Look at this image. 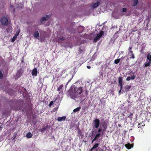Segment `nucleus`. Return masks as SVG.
Returning <instances> with one entry per match:
<instances>
[{"label":"nucleus","instance_id":"8","mask_svg":"<svg viewBox=\"0 0 151 151\" xmlns=\"http://www.w3.org/2000/svg\"><path fill=\"white\" fill-rule=\"evenodd\" d=\"M101 135H103L102 134V133H98L97 134L95 135L94 138L92 140V143H93L94 141L96 140L99 137H100Z\"/></svg>","mask_w":151,"mask_h":151},{"label":"nucleus","instance_id":"34","mask_svg":"<svg viewBox=\"0 0 151 151\" xmlns=\"http://www.w3.org/2000/svg\"><path fill=\"white\" fill-rule=\"evenodd\" d=\"M3 76V74L0 71V78L1 79Z\"/></svg>","mask_w":151,"mask_h":151},{"label":"nucleus","instance_id":"44","mask_svg":"<svg viewBox=\"0 0 151 151\" xmlns=\"http://www.w3.org/2000/svg\"><path fill=\"white\" fill-rule=\"evenodd\" d=\"M118 126L119 127H120V126H121V124H118Z\"/></svg>","mask_w":151,"mask_h":151},{"label":"nucleus","instance_id":"14","mask_svg":"<svg viewBox=\"0 0 151 151\" xmlns=\"http://www.w3.org/2000/svg\"><path fill=\"white\" fill-rule=\"evenodd\" d=\"M37 74V68H35L32 70V74L33 76H36Z\"/></svg>","mask_w":151,"mask_h":151},{"label":"nucleus","instance_id":"25","mask_svg":"<svg viewBox=\"0 0 151 151\" xmlns=\"http://www.w3.org/2000/svg\"><path fill=\"white\" fill-rule=\"evenodd\" d=\"M119 84H122V77H119L118 78Z\"/></svg>","mask_w":151,"mask_h":151},{"label":"nucleus","instance_id":"10","mask_svg":"<svg viewBox=\"0 0 151 151\" xmlns=\"http://www.w3.org/2000/svg\"><path fill=\"white\" fill-rule=\"evenodd\" d=\"M23 73V71L21 69L19 70L17 73L16 74V76L17 77V78H19V77H20L21 76L22 74V73Z\"/></svg>","mask_w":151,"mask_h":151},{"label":"nucleus","instance_id":"15","mask_svg":"<svg viewBox=\"0 0 151 151\" xmlns=\"http://www.w3.org/2000/svg\"><path fill=\"white\" fill-rule=\"evenodd\" d=\"M84 50L82 49L81 47H80L77 53V55H79L82 53H84Z\"/></svg>","mask_w":151,"mask_h":151},{"label":"nucleus","instance_id":"40","mask_svg":"<svg viewBox=\"0 0 151 151\" xmlns=\"http://www.w3.org/2000/svg\"><path fill=\"white\" fill-rule=\"evenodd\" d=\"M87 68H88V69H90L91 68V67L89 66H88V65H87Z\"/></svg>","mask_w":151,"mask_h":151},{"label":"nucleus","instance_id":"38","mask_svg":"<svg viewBox=\"0 0 151 151\" xmlns=\"http://www.w3.org/2000/svg\"><path fill=\"white\" fill-rule=\"evenodd\" d=\"M119 85L120 86V89H122V87H123L122 84H119Z\"/></svg>","mask_w":151,"mask_h":151},{"label":"nucleus","instance_id":"45","mask_svg":"<svg viewBox=\"0 0 151 151\" xmlns=\"http://www.w3.org/2000/svg\"><path fill=\"white\" fill-rule=\"evenodd\" d=\"M1 129H2V127H0V130Z\"/></svg>","mask_w":151,"mask_h":151},{"label":"nucleus","instance_id":"43","mask_svg":"<svg viewBox=\"0 0 151 151\" xmlns=\"http://www.w3.org/2000/svg\"><path fill=\"white\" fill-rule=\"evenodd\" d=\"M121 90H122V89H120V90L119 91V93H120V92H121Z\"/></svg>","mask_w":151,"mask_h":151},{"label":"nucleus","instance_id":"23","mask_svg":"<svg viewBox=\"0 0 151 151\" xmlns=\"http://www.w3.org/2000/svg\"><path fill=\"white\" fill-rule=\"evenodd\" d=\"M147 60H149V61L151 62V56H150V54H148L147 55Z\"/></svg>","mask_w":151,"mask_h":151},{"label":"nucleus","instance_id":"12","mask_svg":"<svg viewBox=\"0 0 151 151\" xmlns=\"http://www.w3.org/2000/svg\"><path fill=\"white\" fill-rule=\"evenodd\" d=\"M129 54H130L129 55L130 56L129 57L130 58L134 59L135 58L134 54L133 53V52L132 50H131L130 52H129Z\"/></svg>","mask_w":151,"mask_h":151},{"label":"nucleus","instance_id":"9","mask_svg":"<svg viewBox=\"0 0 151 151\" xmlns=\"http://www.w3.org/2000/svg\"><path fill=\"white\" fill-rule=\"evenodd\" d=\"M63 85H61L58 88L57 91L59 92V94H63Z\"/></svg>","mask_w":151,"mask_h":151},{"label":"nucleus","instance_id":"16","mask_svg":"<svg viewBox=\"0 0 151 151\" xmlns=\"http://www.w3.org/2000/svg\"><path fill=\"white\" fill-rule=\"evenodd\" d=\"M126 148L128 149H130L131 147H132L133 145L130 144V143L127 144L125 145Z\"/></svg>","mask_w":151,"mask_h":151},{"label":"nucleus","instance_id":"30","mask_svg":"<svg viewBox=\"0 0 151 151\" xmlns=\"http://www.w3.org/2000/svg\"><path fill=\"white\" fill-rule=\"evenodd\" d=\"M34 37L36 38H37L38 37V32H36L34 34Z\"/></svg>","mask_w":151,"mask_h":151},{"label":"nucleus","instance_id":"18","mask_svg":"<svg viewBox=\"0 0 151 151\" xmlns=\"http://www.w3.org/2000/svg\"><path fill=\"white\" fill-rule=\"evenodd\" d=\"M99 146V144L97 143L95 144L92 148L91 149V151H92L93 150H94V149H97V148Z\"/></svg>","mask_w":151,"mask_h":151},{"label":"nucleus","instance_id":"28","mask_svg":"<svg viewBox=\"0 0 151 151\" xmlns=\"http://www.w3.org/2000/svg\"><path fill=\"white\" fill-rule=\"evenodd\" d=\"M120 60V59H116L114 61V63L115 64H117L119 62Z\"/></svg>","mask_w":151,"mask_h":151},{"label":"nucleus","instance_id":"27","mask_svg":"<svg viewBox=\"0 0 151 151\" xmlns=\"http://www.w3.org/2000/svg\"><path fill=\"white\" fill-rule=\"evenodd\" d=\"M133 114L132 113H130V114L127 117L129 118L131 120H132V119L133 117Z\"/></svg>","mask_w":151,"mask_h":151},{"label":"nucleus","instance_id":"46","mask_svg":"<svg viewBox=\"0 0 151 151\" xmlns=\"http://www.w3.org/2000/svg\"><path fill=\"white\" fill-rule=\"evenodd\" d=\"M38 37H39V33H38Z\"/></svg>","mask_w":151,"mask_h":151},{"label":"nucleus","instance_id":"17","mask_svg":"<svg viewBox=\"0 0 151 151\" xmlns=\"http://www.w3.org/2000/svg\"><path fill=\"white\" fill-rule=\"evenodd\" d=\"M131 87V86L128 85L125 86L124 88L125 91L126 92L128 91L130 89Z\"/></svg>","mask_w":151,"mask_h":151},{"label":"nucleus","instance_id":"20","mask_svg":"<svg viewBox=\"0 0 151 151\" xmlns=\"http://www.w3.org/2000/svg\"><path fill=\"white\" fill-rule=\"evenodd\" d=\"M118 31L116 32L114 35L113 37L115 40L116 39L119 37V36L117 35Z\"/></svg>","mask_w":151,"mask_h":151},{"label":"nucleus","instance_id":"4","mask_svg":"<svg viewBox=\"0 0 151 151\" xmlns=\"http://www.w3.org/2000/svg\"><path fill=\"white\" fill-rule=\"evenodd\" d=\"M0 22L4 26H7L8 24V21L6 17H2L0 19Z\"/></svg>","mask_w":151,"mask_h":151},{"label":"nucleus","instance_id":"29","mask_svg":"<svg viewBox=\"0 0 151 151\" xmlns=\"http://www.w3.org/2000/svg\"><path fill=\"white\" fill-rule=\"evenodd\" d=\"M103 131V129L101 127H100L98 129V133H100V132H102Z\"/></svg>","mask_w":151,"mask_h":151},{"label":"nucleus","instance_id":"11","mask_svg":"<svg viewBox=\"0 0 151 151\" xmlns=\"http://www.w3.org/2000/svg\"><path fill=\"white\" fill-rule=\"evenodd\" d=\"M100 4L99 1H97L96 3H93L92 4V7L93 8H97L99 6Z\"/></svg>","mask_w":151,"mask_h":151},{"label":"nucleus","instance_id":"39","mask_svg":"<svg viewBox=\"0 0 151 151\" xmlns=\"http://www.w3.org/2000/svg\"><path fill=\"white\" fill-rule=\"evenodd\" d=\"M19 34V32H17L15 36H16V37Z\"/></svg>","mask_w":151,"mask_h":151},{"label":"nucleus","instance_id":"5","mask_svg":"<svg viewBox=\"0 0 151 151\" xmlns=\"http://www.w3.org/2000/svg\"><path fill=\"white\" fill-rule=\"evenodd\" d=\"M104 34V32L102 31H101L99 34L97 35L96 37L93 39V42H96Z\"/></svg>","mask_w":151,"mask_h":151},{"label":"nucleus","instance_id":"6","mask_svg":"<svg viewBox=\"0 0 151 151\" xmlns=\"http://www.w3.org/2000/svg\"><path fill=\"white\" fill-rule=\"evenodd\" d=\"M93 123L94 124V128H98L100 125V120L98 119H96L93 121Z\"/></svg>","mask_w":151,"mask_h":151},{"label":"nucleus","instance_id":"13","mask_svg":"<svg viewBox=\"0 0 151 151\" xmlns=\"http://www.w3.org/2000/svg\"><path fill=\"white\" fill-rule=\"evenodd\" d=\"M66 117L65 116H63L62 117H59L58 118L57 120L59 122H61L63 121H64L66 119Z\"/></svg>","mask_w":151,"mask_h":151},{"label":"nucleus","instance_id":"31","mask_svg":"<svg viewBox=\"0 0 151 151\" xmlns=\"http://www.w3.org/2000/svg\"><path fill=\"white\" fill-rule=\"evenodd\" d=\"M46 129V127H44L40 130V131L41 132H43Z\"/></svg>","mask_w":151,"mask_h":151},{"label":"nucleus","instance_id":"19","mask_svg":"<svg viewBox=\"0 0 151 151\" xmlns=\"http://www.w3.org/2000/svg\"><path fill=\"white\" fill-rule=\"evenodd\" d=\"M141 124H142V123L139 124L138 125V130H139V131H141V132H142L143 131V129H142V127H141Z\"/></svg>","mask_w":151,"mask_h":151},{"label":"nucleus","instance_id":"47","mask_svg":"<svg viewBox=\"0 0 151 151\" xmlns=\"http://www.w3.org/2000/svg\"><path fill=\"white\" fill-rule=\"evenodd\" d=\"M144 125H142V127H143V126Z\"/></svg>","mask_w":151,"mask_h":151},{"label":"nucleus","instance_id":"35","mask_svg":"<svg viewBox=\"0 0 151 151\" xmlns=\"http://www.w3.org/2000/svg\"><path fill=\"white\" fill-rule=\"evenodd\" d=\"M53 103V102L52 101H51L50 102V104H49V106H51L52 105Z\"/></svg>","mask_w":151,"mask_h":151},{"label":"nucleus","instance_id":"42","mask_svg":"<svg viewBox=\"0 0 151 151\" xmlns=\"http://www.w3.org/2000/svg\"><path fill=\"white\" fill-rule=\"evenodd\" d=\"M125 58V57H123V56L122 57H121V58H120V60H121V59H124Z\"/></svg>","mask_w":151,"mask_h":151},{"label":"nucleus","instance_id":"36","mask_svg":"<svg viewBox=\"0 0 151 151\" xmlns=\"http://www.w3.org/2000/svg\"><path fill=\"white\" fill-rule=\"evenodd\" d=\"M60 39L62 41H63L65 40V38L64 37H60Z\"/></svg>","mask_w":151,"mask_h":151},{"label":"nucleus","instance_id":"41","mask_svg":"<svg viewBox=\"0 0 151 151\" xmlns=\"http://www.w3.org/2000/svg\"><path fill=\"white\" fill-rule=\"evenodd\" d=\"M85 91L86 92V95H87V94H88V91H87V90H86Z\"/></svg>","mask_w":151,"mask_h":151},{"label":"nucleus","instance_id":"26","mask_svg":"<svg viewBox=\"0 0 151 151\" xmlns=\"http://www.w3.org/2000/svg\"><path fill=\"white\" fill-rule=\"evenodd\" d=\"M151 63V62L148 61L147 63H145V67H147L150 65Z\"/></svg>","mask_w":151,"mask_h":151},{"label":"nucleus","instance_id":"22","mask_svg":"<svg viewBox=\"0 0 151 151\" xmlns=\"http://www.w3.org/2000/svg\"><path fill=\"white\" fill-rule=\"evenodd\" d=\"M32 134L30 132H29L26 135V137L27 138H30L32 137Z\"/></svg>","mask_w":151,"mask_h":151},{"label":"nucleus","instance_id":"24","mask_svg":"<svg viewBox=\"0 0 151 151\" xmlns=\"http://www.w3.org/2000/svg\"><path fill=\"white\" fill-rule=\"evenodd\" d=\"M138 0H134L133 2V6H136L137 4L138 3Z\"/></svg>","mask_w":151,"mask_h":151},{"label":"nucleus","instance_id":"7","mask_svg":"<svg viewBox=\"0 0 151 151\" xmlns=\"http://www.w3.org/2000/svg\"><path fill=\"white\" fill-rule=\"evenodd\" d=\"M51 16V15H46L45 17H43L40 20V22H42L43 21H45L49 19Z\"/></svg>","mask_w":151,"mask_h":151},{"label":"nucleus","instance_id":"32","mask_svg":"<svg viewBox=\"0 0 151 151\" xmlns=\"http://www.w3.org/2000/svg\"><path fill=\"white\" fill-rule=\"evenodd\" d=\"M127 11V9L125 8H124L122 9V12H126Z\"/></svg>","mask_w":151,"mask_h":151},{"label":"nucleus","instance_id":"37","mask_svg":"<svg viewBox=\"0 0 151 151\" xmlns=\"http://www.w3.org/2000/svg\"><path fill=\"white\" fill-rule=\"evenodd\" d=\"M132 48V47H129V48L128 50H129V52H130V51L132 50L131 49Z\"/></svg>","mask_w":151,"mask_h":151},{"label":"nucleus","instance_id":"33","mask_svg":"<svg viewBox=\"0 0 151 151\" xmlns=\"http://www.w3.org/2000/svg\"><path fill=\"white\" fill-rule=\"evenodd\" d=\"M17 38V37L16 36H14L13 37V38L12 40V42H14L15 40H16V38Z\"/></svg>","mask_w":151,"mask_h":151},{"label":"nucleus","instance_id":"3","mask_svg":"<svg viewBox=\"0 0 151 151\" xmlns=\"http://www.w3.org/2000/svg\"><path fill=\"white\" fill-rule=\"evenodd\" d=\"M100 127H102L103 129V132H102V134L104 135L107 128V124L105 121H104L101 124Z\"/></svg>","mask_w":151,"mask_h":151},{"label":"nucleus","instance_id":"1","mask_svg":"<svg viewBox=\"0 0 151 151\" xmlns=\"http://www.w3.org/2000/svg\"><path fill=\"white\" fill-rule=\"evenodd\" d=\"M82 87L77 88L75 85L72 86L68 91V93L70 97L73 99H76L82 92Z\"/></svg>","mask_w":151,"mask_h":151},{"label":"nucleus","instance_id":"2","mask_svg":"<svg viewBox=\"0 0 151 151\" xmlns=\"http://www.w3.org/2000/svg\"><path fill=\"white\" fill-rule=\"evenodd\" d=\"M128 75H129L131 76H128L126 79V80L129 81L130 80H133L135 79L136 76L135 75V73L133 71H130Z\"/></svg>","mask_w":151,"mask_h":151},{"label":"nucleus","instance_id":"21","mask_svg":"<svg viewBox=\"0 0 151 151\" xmlns=\"http://www.w3.org/2000/svg\"><path fill=\"white\" fill-rule=\"evenodd\" d=\"M81 109V107H77L76 109H74L73 110V111L74 112H77L78 111H79Z\"/></svg>","mask_w":151,"mask_h":151}]
</instances>
